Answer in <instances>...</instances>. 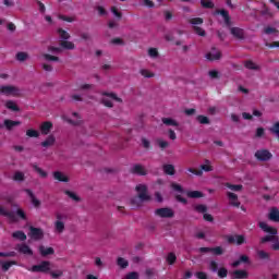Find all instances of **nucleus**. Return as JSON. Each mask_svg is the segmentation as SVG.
Returning <instances> with one entry per match:
<instances>
[{
  "instance_id": "c85d7f7f",
  "label": "nucleus",
  "mask_w": 279,
  "mask_h": 279,
  "mask_svg": "<svg viewBox=\"0 0 279 279\" xmlns=\"http://www.w3.org/2000/svg\"><path fill=\"white\" fill-rule=\"evenodd\" d=\"M60 47L62 49H68L69 51H71V50L75 49V44L64 39V40L60 41Z\"/></svg>"
},
{
  "instance_id": "37998d69",
  "label": "nucleus",
  "mask_w": 279,
  "mask_h": 279,
  "mask_svg": "<svg viewBox=\"0 0 279 279\" xmlns=\"http://www.w3.org/2000/svg\"><path fill=\"white\" fill-rule=\"evenodd\" d=\"M26 136H29V138H38L40 136V133L34 129H29L26 131Z\"/></svg>"
},
{
  "instance_id": "4c0bfd02",
  "label": "nucleus",
  "mask_w": 279,
  "mask_h": 279,
  "mask_svg": "<svg viewBox=\"0 0 279 279\" xmlns=\"http://www.w3.org/2000/svg\"><path fill=\"white\" fill-rule=\"evenodd\" d=\"M64 194L68 195V197H70V199H73V202H81L82 198H80V196H77V194H75L72 191L65 190Z\"/></svg>"
},
{
  "instance_id": "49530a36",
  "label": "nucleus",
  "mask_w": 279,
  "mask_h": 279,
  "mask_svg": "<svg viewBox=\"0 0 279 279\" xmlns=\"http://www.w3.org/2000/svg\"><path fill=\"white\" fill-rule=\"evenodd\" d=\"M117 263L118 266L121 267V269H125L128 265H130V263H128V260L123 257H119Z\"/></svg>"
},
{
  "instance_id": "473e14b6",
  "label": "nucleus",
  "mask_w": 279,
  "mask_h": 279,
  "mask_svg": "<svg viewBox=\"0 0 279 279\" xmlns=\"http://www.w3.org/2000/svg\"><path fill=\"white\" fill-rule=\"evenodd\" d=\"M196 121H198V123H201V125H209L210 124V119L206 116H197L196 117Z\"/></svg>"
},
{
  "instance_id": "cd10ccee",
  "label": "nucleus",
  "mask_w": 279,
  "mask_h": 279,
  "mask_svg": "<svg viewBox=\"0 0 279 279\" xmlns=\"http://www.w3.org/2000/svg\"><path fill=\"white\" fill-rule=\"evenodd\" d=\"M5 108H8V110H12L13 112L21 111V108H19V105H16V102H14L13 100H8L5 102Z\"/></svg>"
},
{
  "instance_id": "6e6552de",
  "label": "nucleus",
  "mask_w": 279,
  "mask_h": 279,
  "mask_svg": "<svg viewBox=\"0 0 279 279\" xmlns=\"http://www.w3.org/2000/svg\"><path fill=\"white\" fill-rule=\"evenodd\" d=\"M28 236H31V239H33L34 241H40V239L45 236V232L40 228L31 226Z\"/></svg>"
},
{
  "instance_id": "052dcab7",
  "label": "nucleus",
  "mask_w": 279,
  "mask_h": 279,
  "mask_svg": "<svg viewBox=\"0 0 279 279\" xmlns=\"http://www.w3.org/2000/svg\"><path fill=\"white\" fill-rule=\"evenodd\" d=\"M64 272L62 270H57V271H50V276L53 279L62 278Z\"/></svg>"
},
{
  "instance_id": "79ce46f5",
  "label": "nucleus",
  "mask_w": 279,
  "mask_h": 279,
  "mask_svg": "<svg viewBox=\"0 0 279 279\" xmlns=\"http://www.w3.org/2000/svg\"><path fill=\"white\" fill-rule=\"evenodd\" d=\"M102 95H104V97H110V99H113L114 101H118V102L123 101V100H122L121 98H119V97L117 96V94H114V93L104 92Z\"/></svg>"
},
{
  "instance_id": "412c9836",
  "label": "nucleus",
  "mask_w": 279,
  "mask_h": 279,
  "mask_svg": "<svg viewBox=\"0 0 279 279\" xmlns=\"http://www.w3.org/2000/svg\"><path fill=\"white\" fill-rule=\"evenodd\" d=\"M163 169V173H166V175H175V166L171 165V163H166L162 166Z\"/></svg>"
},
{
  "instance_id": "f704fd0d",
  "label": "nucleus",
  "mask_w": 279,
  "mask_h": 279,
  "mask_svg": "<svg viewBox=\"0 0 279 279\" xmlns=\"http://www.w3.org/2000/svg\"><path fill=\"white\" fill-rule=\"evenodd\" d=\"M199 171H205L206 173L213 171V166H210V160L206 159L205 165H201Z\"/></svg>"
},
{
  "instance_id": "ddd939ff",
  "label": "nucleus",
  "mask_w": 279,
  "mask_h": 279,
  "mask_svg": "<svg viewBox=\"0 0 279 279\" xmlns=\"http://www.w3.org/2000/svg\"><path fill=\"white\" fill-rule=\"evenodd\" d=\"M227 196L229 197L230 205L239 208L241 206V202H239V196L232 192H228Z\"/></svg>"
},
{
  "instance_id": "13d9d810",
  "label": "nucleus",
  "mask_w": 279,
  "mask_h": 279,
  "mask_svg": "<svg viewBox=\"0 0 279 279\" xmlns=\"http://www.w3.org/2000/svg\"><path fill=\"white\" fill-rule=\"evenodd\" d=\"M148 56H149V58H154V59L158 58V56H159L158 49L149 48L148 49Z\"/></svg>"
},
{
  "instance_id": "6e6d98bb",
  "label": "nucleus",
  "mask_w": 279,
  "mask_h": 279,
  "mask_svg": "<svg viewBox=\"0 0 279 279\" xmlns=\"http://www.w3.org/2000/svg\"><path fill=\"white\" fill-rule=\"evenodd\" d=\"M16 60H19V62H25V60H27V52H17Z\"/></svg>"
},
{
  "instance_id": "de8ad7c7",
  "label": "nucleus",
  "mask_w": 279,
  "mask_h": 279,
  "mask_svg": "<svg viewBox=\"0 0 279 279\" xmlns=\"http://www.w3.org/2000/svg\"><path fill=\"white\" fill-rule=\"evenodd\" d=\"M257 256L260 258V260H269V253L265 251H257Z\"/></svg>"
},
{
  "instance_id": "9d476101",
  "label": "nucleus",
  "mask_w": 279,
  "mask_h": 279,
  "mask_svg": "<svg viewBox=\"0 0 279 279\" xmlns=\"http://www.w3.org/2000/svg\"><path fill=\"white\" fill-rule=\"evenodd\" d=\"M216 14H220V16H222L227 27H230V25H232V21L230 20V13L226 11V9L216 10Z\"/></svg>"
},
{
  "instance_id": "39448f33",
  "label": "nucleus",
  "mask_w": 279,
  "mask_h": 279,
  "mask_svg": "<svg viewBox=\"0 0 279 279\" xmlns=\"http://www.w3.org/2000/svg\"><path fill=\"white\" fill-rule=\"evenodd\" d=\"M255 158L260 162H267L274 158V155L268 149H259L255 153Z\"/></svg>"
},
{
  "instance_id": "603ef678",
  "label": "nucleus",
  "mask_w": 279,
  "mask_h": 279,
  "mask_svg": "<svg viewBox=\"0 0 279 279\" xmlns=\"http://www.w3.org/2000/svg\"><path fill=\"white\" fill-rule=\"evenodd\" d=\"M193 29L195 32V34H197V36H206V31L199 26H193Z\"/></svg>"
},
{
  "instance_id": "e2e57ef3",
  "label": "nucleus",
  "mask_w": 279,
  "mask_h": 279,
  "mask_svg": "<svg viewBox=\"0 0 279 279\" xmlns=\"http://www.w3.org/2000/svg\"><path fill=\"white\" fill-rule=\"evenodd\" d=\"M264 33L269 36V35H271V34H277V33H278V29H276V27L267 26V27L264 29Z\"/></svg>"
},
{
  "instance_id": "c756f323",
  "label": "nucleus",
  "mask_w": 279,
  "mask_h": 279,
  "mask_svg": "<svg viewBox=\"0 0 279 279\" xmlns=\"http://www.w3.org/2000/svg\"><path fill=\"white\" fill-rule=\"evenodd\" d=\"M13 239H17V241H27V235L23 231H15L12 233Z\"/></svg>"
},
{
  "instance_id": "864d4df0",
  "label": "nucleus",
  "mask_w": 279,
  "mask_h": 279,
  "mask_svg": "<svg viewBox=\"0 0 279 279\" xmlns=\"http://www.w3.org/2000/svg\"><path fill=\"white\" fill-rule=\"evenodd\" d=\"M271 242H272L271 250H274L275 252H278V250H279V236L275 235V239Z\"/></svg>"
},
{
  "instance_id": "0eeeda50",
  "label": "nucleus",
  "mask_w": 279,
  "mask_h": 279,
  "mask_svg": "<svg viewBox=\"0 0 279 279\" xmlns=\"http://www.w3.org/2000/svg\"><path fill=\"white\" fill-rule=\"evenodd\" d=\"M227 242L229 244L235 243V245H244V243H247V240L243 234H235V235H227Z\"/></svg>"
},
{
  "instance_id": "7c9ffc66",
  "label": "nucleus",
  "mask_w": 279,
  "mask_h": 279,
  "mask_svg": "<svg viewBox=\"0 0 279 279\" xmlns=\"http://www.w3.org/2000/svg\"><path fill=\"white\" fill-rule=\"evenodd\" d=\"M163 125H172L173 128H178V125H180V123H178V121L171 119V118H162L161 119Z\"/></svg>"
},
{
  "instance_id": "a18cd8bd",
  "label": "nucleus",
  "mask_w": 279,
  "mask_h": 279,
  "mask_svg": "<svg viewBox=\"0 0 279 279\" xmlns=\"http://www.w3.org/2000/svg\"><path fill=\"white\" fill-rule=\"evenodd\" d=\"M175 260H178V257L175 256V253H169L167 256V263L169 265H174Z\"/></svg>"
},
{
  "instance_id": "58836bf2",
  "label": "nucleus",
  "mask_w": 279,
  "mask_h": 279,
  "mask_svg": "<svg viewBox=\"0 0 279 279\" xmlns=\"http://www.w3.org/2000/svg\"><path fill=\"white\" fill-rule=\"evenodd\" d=\"M189 23L191 25H194V27H197V25H203L204 24V19L202 17H192L189 20Z\"/></svg>"
},
{
  "instance_id": "5701e85b",
  "label": "nucleus",
  "mask_w": 279,
  "mask_h": 279,
  "mask_svg": "<svg viewBox=\"0 0 279 279\" xmlns=\"http://www.w3.org/2000/svg\"><path fill=\"white\" fill-rule=\"evenodd\" d=\"M0 215L2 217H8L11 221H16V216L12 211L5 210L2 206H0Z\"/></svg>"
},
{
  "instance_id": "b1692460",
  "label": "nucleus",
  "mask_w": 279,
  "mask_h": 279,
  "mask_svg": "<svg viewBox=\"0 0 279 279\" xmlns=\"http://www.w3.org/2000/svg\"><path fill=\"white\" fill-rule=\"evenodd\" d=\"M244 66L248 69V71H260V65H256L252 60L245 61Z\"/></svg>"
},
{
  "instance_id": "1a4fd4ad",
  "label": "nucleus",
  "mask_w": 279,
  "mask_h": 279,
  "mask_svg": "<svg viewBox=\"0 0 279 279\" xmlns=\"http://www.w3.org/2000/svg\"><path fill=\"white\" fill-rule=\"evenodd\" d=\"M230 33L236 38V40H245V31L240 27H231Z\"/></svg>"
},
{
  "instance_id": "3c124183",
  "label": "nucleus",
  "mask_w": 279,
  "mask_h": 279,
  "mask_svg": "<svg viewBox=\"0 0 279 279\" xmlns=\"http://www.w3.org/2000/svg\"><path fill=\"white\" fill-rule=\"evenodd\" d=\"M44 58H45V60H48L49 62H60V58L49 54V53H45Z\"/></svg>"
},
{
  "instance_id": "423d86ee",
  "label": "nucleus",
  "mask_w": 279,
  "mask_h": 279,
  "mask_svg": "<svg viewBox=\"0 0 279 279\" xmlns=\"http://www.w3.org/2000/svg\"><path fill=\"white\" fill-rule=\"evenodd\" d=\"M198 252L201 254H213L214 256H221L223 255V247L221 246H216V247H199Z\"/></svg>"
},
{
  "instance_id": "a878e982",
  "label": "nucleus",
  "mask_w": 279,
  "mask_h": 279,
  "mask_svg": "<svg viewBox=\"0 0 279 279\" xmlns=\"http://www.w3.org/2000/svg\"><path fill=\"white\" fill-rule=\"evenodd\" d=\"M56 144V136L49 135L46 141L41 142V147H51Z\"/></svg>"
},
{
  "instance_id": "393cba45",
  "label": "nucleus",
  "mask_w": 279,
  "mask_h": 279,
  "mask_svg": "<svg viewBox=\"0 0 279 279\" xmlns=\"http://www.w3.org/2000/svg\"><path fill=\"white\" fill-rule=\"evenodd\" d=\"M53 178L58 180V182H69V177L64 175L61 171H54Z\"/></svg>"
},
{
  "instance_id": "20e7f679",
  "label": "nucleus",
  "mask_w": 279,
  "mask_h": 279,
  "mask_svg": "<svg viewBox=\"0 0 279 279\" xmlns=\"http://www.w3.org/2000/svg\"><path fill=\"white\" fill-rule=\"evenodd\" d=\"M155 215L157 217H161V219H171L175 217V213H173V209L169 207H162L155 210Z\"/></svg>"
},
{
  "instance_id": "a211bd4d",
  "label": "nucleus",
  "mask_w": 279,
  "mask_h": 279,
  "mask_svg": "<svg viewBox=\"0 0 279 279\" xmlns=\"http://www.w3.org/2000/svg\"><path fill=\"white\" fill-rule=\"evenodd\" d=\"M250 274L247 270H234L232 272V279H247Z\"/></svg>"
},
{
  "instance_id": "7ed1b4c3",
  "label": "nucleus",
  "mask_w": 279,
  "mask_h": 279,
  "mask_svg": "<svg viewBox=\"0 0 279 279\" xmlns=\"http://www.w3.org/2000/svg\"><path fill=\"white\" fill-rule=\"evenodd\" d=\"M49 269H51V263L44 260L39 265H34L31 268V271H33L34 274H47Z\"/></svg>"
},
{
  "instance_id": "4468645a",
  "label": "nucleus",
  "mask_w": 279,
  "mask_h": 279,
  "mask_svg": "<svg viewBox=\"0 0 279 279\" xmlns=\"http://www.w3.org/2000/svg\"><path fill=\"white\" fill-rule=\"evenodd\" d=\"M259 228L260 230H263L264 232H267L268 234H278V229L274 227H269L267 222H259Z\"/></svg>"
},
{
  "instance_id": "f257e3e1",
  "label": "nucleus",
  "mask_w": 279,
  "mask_h": 279,
  "mask_svg": "<svg viewBox=\"0 0 279 279\" xmlns=\"http://www.w3.org/2000/svg\"><path fill=\"white\" fill-rule=\"evenodd\" d=\"M135 190L137 191L138 195L131 199V205L135 208L141 207L143 202H149L151 199V196L147 194V185L138 184L136 185Z\"/></svg>"
},
{
  "instance_id": "2f4dec72",
  "label": "nucleus",
  "mask_w": 279,
  "mask_h": 279,
  "mask_svg": "<svg viewBox=\"0 0 279 279\" xmlns=\"http://www.w3.org/2000/svg\"><path fill=\"white\" fill-rule=\"evenodd\" d=\"M32 168L36 173H38V175H40V178H47V172L43 170V168L38 167V165L32 163Z\"/></svg>"
},
{
  "instance_id": "9b49d317",
  "label": "nucleus",
  "mask_w": 279,
  "mask_h": 279,
  "mask_svg": "<svg viewBox=\"0 0 279 279\" xmlns=\"http://www.w3.org/2000/svg\"><path fill=\"white\" fill-rule=\"evenodd\" d=\"M206 58L214 62V60H221V51L217 50V48H213L210 52L206 54Z\"/></svg>"
},
{
  "instance_id": "bb28decb",
  "label": "nucleus",
  "mask_w": 279,
  "mask_h": 279,
  "mask_svg": "<svg viewBox=\"0 0 279 279\" xmlns=\"http://www.w3.org/2000/svg\"><path fill=\"white\" fill-rule=\"evenodd\" d=\"M186 196L190 197L191 199H199L204 197V193L199 191H189L186 192Z\"/></svg>"
},
{
  "instance_id": "ea45409f",
  "label": "nucleus",
  "mask_w": 279,
  "mask_h": 279,
  "mask_svg": "<svg viewBox=\"0 0 279 279\" xmlns=\"http://www.w3.org/2000/svg\"><path fill=\"white\" fill-rule=\"evenodd\" d=\"M58 34L61 40H69V38H71V35L69 34V32L64 31L63 28H59Z\"/></svg>"
},
{
  "instance_id": "c9c22d12",
  "label": "nucleus",
  "mask_w": 279,
  "mask_h": 279,
  "mask_svg": "<svg viewBox=\"0 0 279 279\" xmlns=\"http://www.w3.org/2000/svg\"><path fill=\"white\" fill-rule=\"evenodd\" d=\"M54 229H56V232H58L59 234H62V232H64V222L57 220L54 222Z\"/></svg>"
},
{
  "instance_id": "0e129e2a",
  "label": "nucleus",
  "mask_w": 279,
  "mask_h": 279,
  "mask_svg": "<svg viewBox=\"0 0 279 279\" xmlns=\"http://www.w3.org/2000/svg\"><path fill=\"white\" fill-rule=\"evenodd\" d=\"M171 189H173V191H177L178 193H184V189L178 183H171Z\"/></svg>"
},
{
  "instance_id": "f03ea898",
  "label": "nucleus",
  "mask_w": 279,
  "mask_h": 279,
  "mask_svg": "<svg viewBox=\"0 0 279 279\" xmlns=\"http://www.w3.org/2000/svg\"><path fill=\"white\" fill-rule=\"evenodd\" d=\"M0 93L7 97H19V95H21V89L14 85H3L0 87Z\"/></svg>"
},
{
  "instance_id": "338daca9",
  "label": "nucleus",
  "mask_w": 279,
  "mask_h": 279,
  "mask_svg": "<svg viewBox=\"0 0 279 279\" xmlns=\"http://www.w3.org/2000/svg\"><path fill=\"white\" fill-rule=\"evenodd\" d=\"M123 279H138V272L136 271L129 272Z\"/></svg>"
},
{
  "instance_id": "4be33fe9",
  "label": "nucleus",
  "mask_w": 279,
  "mask_h": 279,
  "mask_svg": "<svg viewBox=\"0 0 279 279\" xmlns=\"http://www.w3.org/2000/svg\"><path fill=\"white\" fill-rule=\"evenodd\" d=\"M39 253L41 254V256H51L56 254V251L53 250V247H45L44 245H41L39 246Z\"/></svg>"
},
{
  "instance_id": "774afa93",
  "label": "nucleus",
  "mask_w": 279,
  "mask_h": 279,
  "mask_svg": "<svg viewBox=\"0 0 279 279\" xmlns=\"http://www.w3.org/2000/svg\"><path fill=\"white\" fill-rule=\"evenodd\" d=\"M195 276L197 279H208V275L204 271H197Z\"/></svg>"
},
{
  "instance_id": "2eb2a0df",
  "label": "nucleus",
  "mask_w": 279,
  "mask_h": 279,
  "mask_svg": "<svg viewBox=\"0 0 279 279\" xmlns=\"http://www.w3.org/2000/svg\"><path fill=\"white\" fill-rule=\"evenodd\" d=\"M51 130H53V123H51L50 121H46V122L41 123V125H40L41 134L47 136V134H49V132H51Z\"/></svg>"
},
{
  "instance_id": "a19ab883",
  "label": "nucleus",
  "mask_w": 279,
  "mask_h": 279,
  "mask_svg": "<svg viewBox=\"0 0 279 279\" xmlns=\"http://www.w3.org/2000/svg\"><path fill=\"white\" fill-rule=\"evenodd\" d=\"M194 210L196 213H199V214L204 215V214L208 213V207L206 205L201 204V205L194 206Z\"/></svg>"
},
{
  "instance_id": "f8f14e48",
  "label": "nucleus",
  "mask_w": 279,
  "mask_h": 279,
  "mask_svg": "<svg viewBox=\"0 0 279 279\" xmlns=\"http://www.w3.org/2000/svg\"><path fill=\"white\" fill-rule=\"evenodd\" d=\"M17 252H20V254H24L26 256H34V251H32V248L27 244H19Z\"/></svg>"
},
{
  "instance_id": "680f3d73",
  "label": "nucleus",
  "mask_w": 279,
  "mask_h": 279,
  "mask_svg": "<svg viewBox=\"0 0 279 279\" xmlns=\"http://www.w3.org/2000/svg\"><path fill=\"white\" fill-rule=\"evenodd\" d=\"M218 277L220 278H228V269L222 267L218 270Z\"/></svg>"
},
{
  "instance_id": "6ab92c4d",
  "label": "nucleus",
  "mask_w": 279,
  "mask_h": 279,
  "mask_svg": "<svg viewBox=\"0 0 279 279\" xmlns=\"http://www.w3.org/2000/svg\"><path fill=\"white\" fill-rule=\"evenodd\" d=\"M132 173H135V175H147V170L142 165H135L131 169Z\"/></svg>"
},
{
  "instance_id": "4d7b16f0",
  "label": "nucleus",
  "mask_w": 279,
  "mask_h": 279,
  "mask_svg": "<svg viewBox=\"0 0 279 279\" xmlns=\"http://www.w3.org/2000/svg\"><path fill=\"white\" fill-rule=\"evenodd\" d=\"M187 171L189 173H193V175H197L198 178H201V175H204V171L197 170L195 168H189Z\"/></svg>"
},
{
  "instance_id": "e433bc0d",
  "label": "nucleus",
  "mask_w": 279,
  "mask_h": 279,
  "mask_svg": "<svg viewBox=\"0 0 279 279\" xmlns=\"http://www.w3.org/2000/svg\"><path fill=\"white\" fill-rule=\"evenodd\" d=\"M201 5L206 10H213V8H215V3H213L210 0H201Z\"/></svg>"
},
{
  "instance_id": "09e8293b",
  "label": "nucleus",
  "mask_w": 279,
  "mask_h": 279,
  "mask_svg": "<svg viewBox=\"0 0 279 279\" xmlns=\"http://www.w3.org/2000/svg\"><path fill=\"white\" fill-rule=\"evenodd\" d=\"M225 186H227V189H230V191H242L243 185H235L232 183H226Z\"/></svg>"
},
{
  "instance_id": "c03bdc74",
  "label": "nucleus",
  "mask_w": 279,
  "mask_h": 279,
  "mask_svg": "<svg viewBox=\"0 0 279 279\" xmlns=\"http://www.w3.org/2000/svg\"><path fill=\"white\" fill-rule=\"evenodd\" d=\"M16 256V252L11 251V252H0V257L1 258H14Z\"/></svg>"
},
{
  "instance_id": "8fccbe9b",
  "label": "nucleus",
  "mask_w": 279,
  "mask_h": 279,
  "mask_svg": "<svg viewBox=\"0 0 279 279\" xmlns=\"http://www.w3.org/2000/svg\"><path fill=\"white\" fill-rule=\"evenodd\" d=\"M276 234H268V235H265L264 238L260 239V243L262 244H265V243H269L271 242L274 239H275Z\"/></svg>"
},
{
  "instance_id": "5fc2aeb1",
  "label": "nucleus",
  "mask_w": 279,
  "mask_h": 279,
  "mask_svg": "<svg viewBox=\"0 0 279 279\" xmlns=\"http://www.w3.org/2000/svg\"><path fill=\"white\" fill-rule=\"evenodd\" d=\"M13 180H15V182H23L25 174L23 172H15Z\"/></svg>"
},
{
  "instance_id": "69168bd1",
  "label": "nucleus",
  "mask_w": 279,
  "mask_h": 279,
  "mask_svg": "<svg viewBox=\"0 0 279 279\" xmlns=\"http://www.w3.org/2000/svg\"><path fill=\"white\" fill-rule=\"evenodd\" d=\"M141 75H143V77H154V73L149 72V70H141L140 71Z\"/></svg>"
},
{
  "instance_id": "aec40b11",
  "label": "nucleus",
  "mask_w": 279,
  "mask_h": 279,
  "mask_svg": "<svg viewBox=\"0 0 279 279\" xmlns=\"http://www.w3.org/2000/svg\"><path fill=\"white\" fill-rule=\"evenodd\" d=\"M4 128L11 132V130H14V128H16V125H21V121H14V120H10V119H5L4 120Z\"/></svg>"
},
{
  "instance_id": "f3484780",
  "label": "nucleus",
  "mask_w": 279,
  "mask_h": 279,
  "mask_svg": "<svg viewBox=\"0 0 279 279\" xmlns=\"http://www.w3.org/2000/svg\"><path fill=\"white\" fill-rule=\"evenodd\" d=\"M24 191L28 195L33 206H35V208H39L40 202L38 201V198H36V195H34V192H32V190H29V189H26Z\"/></svg>"
},
{
  "instance_id": "72a5a7b5",
  "label": "nucleus",
  "mask_w": 279,
  "mask_h": 279,
  "mask_svg": "<svg viewBox=\"0 0 279 279\" xmlns=\"http://www.w3.org/2000/svg\"><path fill=\"white\" fill-rule=\"evenodd\" d=\"M0 265H1L3 271H9L10 267H12L13 265H17V263H16V260H10V262H4V263L0 262Z\"/></svg>"
},
{
  "instance_id": "dca6fc26",
  "label": "nucleus",
  "mask_w": 279,
  "mask_h": 279,
  "mask_svg": "<svg viewBox=\"0 0 279 279\" xmlns=\"http://www.w3.org/2000/svg\"><path fill=\"white\" fill-rule=\"evenodd\" d=\"M268 219L275 223H279V210L277 207H272L268 214Z\"/></svg>"
},
{
  "instance_id": "bf43d9fd",
  "label": "nucleus",
  "mask_w": 279,
  "mask_h": 279,
  "mask_svg": "<svg viewBox=\"0 0 279 279\" xmlns=\"http://www.w3.org/2000/svg\"><path fill=\"white\" fill-rule=\"evenodd\" d=\"M271 134H276V136L279 138V122H276L272 128H270Z\"/></svg>"
}]
</instances>
